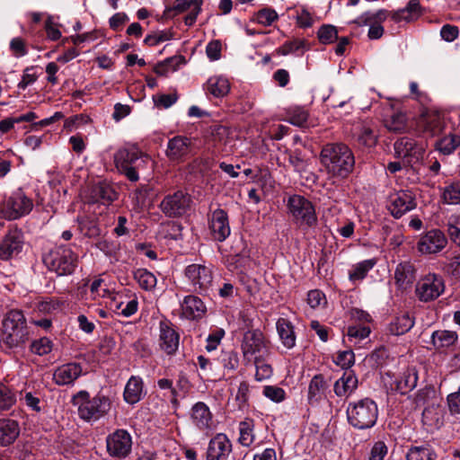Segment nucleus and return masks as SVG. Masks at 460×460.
Here are the masks:
<instances>
[{
	"label": "nucleus",
	"mask_w": 460,
	"mask_h": 460,
	"mask_svg": "<svg viewBox=\"0 0 460 460\" xmlns=\"http://www.w3.org/2000/svg\"><path fill=\"white\" fill-rule=\"evenodd\" d=\"M321 162L332 177L345 179L353 171L355 157L344 144H327L321 151Z\"/></svg>",
	"instance_id": "f257e3e1"
},
{
	"label": "nucleus",
	"mask_w": 460,
	"mask_h": 460,
	"mask_svg": "<svg viewBox=\"0 0 460 460\" xmlns=\"http://www.w3.org/2000/svg\"><path fill=\"white\" fill-rule=\"evenodd\" d=\"M72 402L77 406L79 418L87 422L99 420L110 411L111 407V400L109 396L98 393L91 397L90 394L84 390L75 394Z\"/></svg>",
	"instance_id": "f03ea898"
},
{
	"label": "nucleus",
	"mask_w": 460,
	"mask_h": 460,
	"mask_svg": "<svg viewBox=\"0 0 460 460\" xmlns=\"http://www.w3.org/2000/svg\"><path fill=\"white\" fill-rule=\"evenodd\" d=\"M29 330L21 310L9 311L2 323L0 341L8 349L22 346L29 340Z\"/></svg>",
	"instance_id": "7ed1b4c3"
},
{
	"label": "nucleus",
	"mask_w": 460,
	"mask_h": 460,
	"mask_svg": "<svg viewBox=\"0 0 460 460\" xmlns=\"http://www.w3.org/2000/svg\"><path fill=\"white\" fill-rule=\"evenodd\" d=\"M378 413L376 402L368 397L349 402L346 410L349 424L358 430L373 428L377 421Z\"/></svg>",
	"instance_id": "20e7f679"
},
{
	"label": "nucleus",
	"mask_w": 460,
	"mask_h": 460,
	"mask_svg": "<svg viewBox=\"0 0 460 460\" xmlns=\"http://www.w3.org/2000/svg\"><path fill=\"white\" fill-rule=\"evenodd\" d=\"M149 161L150 157L135 145L120 148L114 155L117 169L130 181H138V171Z\"/></svg>",
	"instance_id": "39448f33"
},
{
	"label": "nucleus",
	"mask_w": 460,
	"mask_h": 460,
	"mask_svg": "<svg viewBox=\"0 0 460 460\" xmlns=\"http://www.w3.org/2000/svg\"><path fill=\"white\" fill-rule=\"evenodd\" d=\"M34 208V202L23 189L18 188L4 195L0 203V216L14 221L28 216Z\"/></svg>",
	"instance_id": "423d86ee"
},
{
	"label": "nucleus",
	"mask_w": 460,
	"mask_h": 460,
	"mask_svg": "<svg viewBox=\"0 0 460 460\" xmlns=\"http://www.w3.org/2000/svg\"><path fill=\"white\" fill-rule=\"evenodd\" d=\"M46 267L58 276L71 275L77 267L78 255L67 245L51 249L43 256Z\"/></svg>",
	"instance_id": "0eeeda50"
},
{
	"label": "nucleus",
	"mask_w": 460,
	"mask_h": 460,
	"mask_svg": "<svg viewBox=\"0 0 460 460\" xmlns=\"http://www.w3.org/2000/svg\"><path fill=\"white\" fill-rule=\"evenodd\" d=\"M287 206L294 223L297 226L303 230L316 226L318 220L315 208L309 199L304 196L295 194L288 198Z\"/></svg>",
	"instance_id": "6e6552de"
},
{
	"label": "nucleus",
	"mask_w": 460,
	"mask_h": 460,
	"mask_svg": "<svg viewBox=\"0 0 460 460\" xmlns=\"http://www.w3.org/2000/svg\"><path fill=\"white\" fill-rule=\"evenodd\" d=\"M445 288L443 277L434 272H429L417 281L415 295L420 302L428 303L438 298L445 292Z\"/></svg>",
	"instance_id": "1a4fd4ad"
},
{
	"label": "nucleus",
	"mask_w": 460,
	"mask_h": 460,
	"mask_svg": "<svg viewBox=\"0 0 460 460\" xmlns=\"http://www.w3.org/2000/svg\"><path fill=\"white\" fill-rule=\"evenodd\" d=\"M426 146L424 140L409 137L398 138L394 145L395 156L402 159L405 164L411 166L422 159Z\"/></svg>",
	"instance_id": "9d476101"
},
{
	"label": "nucleus",
	"mask_w": 460,
	"mask_h": 460,
	"mask_svg": "<svg viewBox=\"0 0 460 460\" xmlns=\"http://www.w3.org/2000/svg\"><path fill=\"white\" fill-rule=\"evenodd\" d=\"M241 350L243 359L252 362L258 357H263L269 352L268 341L260 329L246 331L241 341Z\"/></svg>",
	"instance_id": "9b49d317"
},
{
	"label": "nucleus",
	"mask_w": 460,
	"mask_h": 460,
	"mask_svg": "<svg viewBox=\"0 0 460 460\" xmlns=\"http://www.w3.org/2000/svg\"><path fill=\"white\" fill-rule=\"evenodd\" d=\"M184 276L189 280L191 290L199 294L207 292L212 285V270L203 264L188 265L184 270Z\"/></svg>",
	"instance_id": "f8f14e48"
},
{
	"label": "nucleus",
	"mask_w": 460,
	"mask_h": 460,
	"mask_svg": "<svg viewBox=\"0 0 460 460\" xmlns=\"http://www.w3.org/2000/svg\"><path fill=\"white\" fill-rule=\"evenodd\" d=\"M385 387L392 393L406 394L414 389L418 382V372L415 367H407L399 376L386 373L383 378Z\"/></svg>",
	"instance_id": "ddd939ff"
},
{
	"label": "nucleus",
	"mask_w": 460,
	"mask_h": 460,
	"mask_svg": "<svg viewBox=\"0 0 460 460\" xmlns=\"http://www.w3.org/2000/svg\"><path fill=\"white\" fill-rule=\"evenodd\" d=\"M390 18V11L379 9L377 11H367L360 14L353 22L358 26H369L367 37L370 40L380 39L385 32L382 23Z\"/></svg>",
	"instance_id": "4468645a"
},
{
	"label": "nucleus",
	"mask_w": 460,
	"mask_h": 460,
	"mask_svg": "<svg viewBox=\"0 0 460 460\" xmlns=\"http://www.w3.org/2000/svg\"><path fill=\"white\" fill-rule=\"evenodd\" d=\"M190 202L191 198L188 193L177 190L172 194L166 195L163 199L160 209L169 217H178L189 210Z\"/></svg>",
	"instance_id": "2eb2a0df"
},
{
	"label": "nucleus",
	"mask_w": 460,
	"mask_h": 460,
	"mask_svg": "<svg viewBox=\"0 0 460 460\" xmlns=\"http://www.w3.org/2000/svg\"><path fill=\"white\" fill-rule=\"evenodd\" d=\"M190 420L199 431L207 436L216 428L214 415L210 408L203 402H198L191 406Z\"/></svg>",
	"instance_id": "dca6fc26"
},
{
	"label": "nucleus",
	"mask_w": 460,
	"mask_h": 460,
	"mask_svg": "<svg viewBox=\"0 0 460 460\" xmlns=\"http://www.w3.org/2000/svg\"><path fill=\"white\" fill-rule=\"evenodd\" d=\"M108 454L116 458L127 457L132 448V438L125 429H117L106 438Z\"/></svg>",
	"instance_id": "f3484780"
},
{
	"label": "nucleus",
	"mask_w": 460,
	"mask_h": 460,
	"mask_svg": "<svg viewBox=\"0 0 460 460\" xmlns=\"http://www.w3.org/2000/svg\"><path fill=\"white\" fill-rule=\"evenodd\" d=\"M416 206V199L411 190H402L389 196L388 209L394 218H401Z\"/></svg>",
	"instance_id": "a211bd4d"
},
{
	"label": "nucleus",
	"mask_w": 460,
	"mask_h": 460,
	"mask_svg": "<svg viewBox=\"0 0 460 460\" xmlns=\"http://www.w3.org/2000/svg\"><path fill=\"white\" fill-rule=\"evenodd\" d=\"M180 344V334L167 319L159 323L158 346L168 356L174 355Z\"/></svg>",
	"instance_id": "6ab92c4d"
},
{
	"label": "nucleus",
	"mask_w": 460,
	"mask_h": 460,
	"mask_svg": "<svg viewBox=\"0 0 460 460\" xmlns=\"http://www.w3.org/2000/svg\"><path fill=\"white\" fill-rule=\"evenodd\" d=\"M208 228L212 238L217 242H224L231 233L229 218L226 211L217 208L208 216Z\"/></svg>",
	"instance_id": "aec40b11"
},
{
	"label": "nucleus",
	"mask_w": 460,
	"mask_h": 460,
	"mask_svg": "<svg viewBox=\"0 0 460 460\" xmlns=\"http://www.w3.org/2000/svg\"><path fill=\"white\" fill-rule=\"evenodd\" d=\"M22 232L17 228L11 229L0 243V259L8 261L16 257L23 247Z\"/></svg>",
	"instance_id": "412c9836"
},
{
	"label": "nucleus",
	"mask_w": 460,
	"mask_h": 460,
	"mask_svg": "<svg viewBox=\"0 0 460 460\" xmlns=\"http://www.w3.org/2000/svg\"><path fill=\"white\" fill-rule=\"evenodd\" d=\"M447 244L445 234L439 229H432L420 237L417 247L422 254H433L441 252Z\"/></svg>",
	"instance_id": "4be33fe9"
},
{
	"label": "nucleus",
	"mask_w": 460,
	"mask_h": 460,
	"mask_svg": "<svg viewBox=\"0 0 460 460\" xmlns=\"http://www.w3.org/2000/svg\"><path fill=\"white\" fill-rule=\"evenodd\" d=\"M232 452V443L224 433L214 436L208 447L207 460H226Z\"/></svg>",
	"instance_id": "5701e85b"
},
{
	"label": "nucleus",
	"mask_w": 460,
	"mask_h": 460,
	"mask_svg": "<svg viewBox=\"0 0 460 460\" xmlns=\"http://www.w3.org/2000/svg\"><path fill=\"white\" fill-rule=\"evenodd\" d=\"M417 128L426 137L440 134L444 128V120L438 112L423 113L417 121Z\"/></svg>",
	"instance_id": "b1692460"
},
{
	"label": "nucleus",
	"mask_w": 460,
	"mask_h": 460,
	"mask_svg": "<svg viewBox=\"0 0 460 460\" xmlns=\"http://www.w3.org/2000/svg\"><path fill=\"white\" fill-rule=\"evenodd\" d=\"M83 368L79 363L70 362L58 367L53 373V380L58 385H73L82 375Z\"/></svg>",
	"instance_id": "393cba45"
},
{
	"label": "nucleus",
	"mask_w": 460,
	"mask_h": 460,
	"mask_svg": "<svg viewBox=\"0 0 460 460\" xmlns=\"http://www.w3.org/2000/svg\"><path fill=\"white\" fill-rule=\"evenodd\" d=\"M117 192L108 183H99L92 187L87 202L92 205H102L105 208L117 199Z\"/></svg>",
	"instance_id": "a878e982"
},
{
	"label": "nucleus",
	"mask_w": 460,
	"mask_h": 460,
	"mask_svg": "<svg viewBox=\"0 0 460 460\" xmlns=\"http://www.w3.org/2000/svg\"><path fill=\"white\" fill-rule=\"evenodd\" d=\"M190 152V138L183 136H176L168 141L166 155L171 161L182 162Z\"/></svg>",
	"instance_id": "bb28decb"
},
{
	"label": "nucleus",
	"mask_w": 460,
	"mask_h": 460,
	"mask_svg": "<svg viewBox=\"0 0 460 460\" xmlns=\"http://www.w3.org/2000/svg\"><path fill=\"white\" fill-rule=\"evenodd\" d=\"M424 9L420 0H409L406 6L396 11H390V18L393 22H411L418 20L423 14Z\"/></svg>",
	"instance_id": "cd10ccee"
},
{
	"label": "nucleus",
	"mask_w": 460,
	"mask_h": 460,
	"mask_svg": "<svg viewBox=\"0 0 460 460\" xmlns=\"http://www.w3.org/2000/svg\"><path fill=\"white\" fill-rule=\"evenodd\" d=\"M181 312L183 316L189 320L199 319L204 315L206 306L199 297L189 295L181 303Z\"/></svg>",
	"instance_id": "c85d7f7f"
},
{
	"label": "nucleus",
	"mask_w": 460,
	"mask_h": 460,
	"mask_svg": "<svg viewBox=\"0 0 460 460\" xmlns=\"http://www.w3.org/2000/svg\"><path fill=\"white\" fill-rule=\"evenodd\" d=\"M202 0H176L173 10L178 13L188 12L184 18L187 26H192L201 11Z\"/></svg>",
	"instance_id": "c756f323"
},
{
	"label": "nucleus",
	"mask_w": 460,
	"mask_h": 460,
	"mask_svg": "<svg viewBox=\"0 0 460 460\" xmlns=\"http://www.w3.org/2000/svg\"><path fill=\"white\" fill-rule=\"evenodd\" d=\"M358 377L352 371H345L333 385L334 394L339 396H349L358 388Z\"/></svg>",
	"instance_id": "7c9ffc66"
},
{
	"label": "nucleus",
	"mask_w": 460,
	"mask_h": 460,
	"mask_svg": "<svg viewBox=\"0 0 460 460\" xmlns=\"http://www.w3.org/2000/svg\"><path fill=\"white\" fill-rule=\"evenodd\" d=\"M20 434L18 422L11 419L0 420V446L7 447L12 445Z\"/></svg>",
	"instance_id": "2f4dec72"
},
{
	"label": "nucleus",
	"mask_w": 460,
	"mask_h": 460,
	"mask_svg": "<svg viewBox=\"0 0 460 460\" xmlns=\"http://www.w3.org/2000/svg\"><path fill=\"white\" fill-rule=\"evenodd\" d=\"M276 329L282 345L287 349L296 346V336L292 323L286 318H279L276 323Z\"/></svg>",
	"instance_id": "473e14b6"
},
{
	"label": "nucleus",
	"mask_w": 460,
	"mask_h": 460,
	"mask_svg": "<svg viewBox=\"0 0 460 460\" xmlns=\"http://www.w3.org/2000/svg\"><path fill=\"white\" fill-rule=\"evenodd\" d=\"M144 383L141 377L132 376L127 382L123 398L126 402L135 404L138 402L143 395Z\"/></svg>",
	"instance_id": "72a5a7b5"
},
{
	"label": "nucleus",
	"mask_w": 460,
	"mask_h": 460,
	"mask_svg": "<svg viewBox=\"0 0 460 460\" xmlns=\"http://www.w3.org/2000/svg\"><path fill=\"white\" fill-rule=\"evenodd\" d=\"M328 384L323 376L319 374L315 375L310 381L308 385L307 400L309 404L314 405L318 403L323 397Z\"/></svg>",
	"instance_id": "f704fd0d"
},
{
	"label": "nucleus",
	"mask_w": 460,
	"mask_h": 460,
	"mask_svg": "<svg viewBox=\"0 0 460 460\" xmlns=\"http://www.w3.org/2000/svg\"><path fill=\"white\" fill-rule=\"evenodd\" d=\"M206 91L216 98H223L230 91V83L221 75L211 76L206 84Z\"/></svg>",
	"instance_id": "c9c22d12"
},
{
	"label": "nucleus",
	"mask_w": 460,
	"mask_h": 460,
	"mask_svg": "<svg viewBox=\"0 0 460 460\" xmlns=\"http://www.w3.org/2000/svg\"><path fill=\"white\" fill-rule=\"evenodd\" d=\"M384 126L393 133H402L408 128V118L402 111H393L384 119Z\"/></svg>",
	"instance_id": "e433bc0d"
},
{
	"label": "nucleus",
	"mask_w": 460,
	"mask_h": 460,
	"mask_svg": "<svg viewBox=\"0 0 460 460\" xmlns=\"http://www.w3.org/2000/svg\"><path fill=\"white\" fill-rule=\"evenodd\" d=\"M416 270L410 261L401 262L394 270V279L398 286L405 288L415 279Z\"/></svg>",
	"instance_id": "4c0bfd02"
},
{
	"label": "nucleus",
	"mask_w": 460,
	"mask_h": 460,
	"mask_svg": "<svg viewBox=\"0 0 460 460\" xmlns=\"http://www.w3.org/2000/svg\"><path fill=\"white\" fill-rule=\"evenodd\" d=\"M255 423L252 418H245L240 421L238 426L239 438L238 442L243 447H249L255 440L254 433Z\"/></svg>",
	"instance_id": "58836bf2"
},
{
	"label": "nucleus",
	"mask_w": 460,
	"mask_h": 460,
	"mask_svg": "<svg viewBox=\"0 0 460 460\" xmlns=\"http://www.w3.org/2000/svg\"><path fill=\"white\" fill-rule=\"evenodd\" d=\"M437 454L429 444L411 446L406 453V460H436Z\"/></svg>",
	"instance_id": "ea45409f"
},
{
	"label": "nucleus",
	"mask_w": 460,
	"mask_h": 460,
	"mask_svg": "<svg viewBox=\"0 0 460 460\" xmlns=\"http://www.w3.org/2000/svg\"><path fill=\"white\" fill-rule=\"evenodd\" d=\"M377 261L376 258H371L353 265L352 269L349 271V280L357 281L364 279L367 273L376 265Z\"/></svg>",
	"instance_id": "a19ab883"
},
{
	"label": "nucleus",
	"mask_w": 460,
	"mask_h": 460,
	"mask_svg": "<svg viewBox=\"0 0 460 460\" xmlns=\"http://www.w3.org/2000/svg\"><path fill=\"white\" fill-rule=\"evenodd\" d=\"M440 191L443 203L460 205V181L446 182Z\"/></svg>",
	"instance_id": "79ce46f5"
},
{
	"label": "nucleus",
	"mask_w": 460,
	"mask_h": 460,
	"mask_svg": "<svg viewBox=\"0 0 460 460\" xmlns=\"http://www.w3.org/2000/svg\"><path fill=\"white\" fill-rule=\"evenodd\" d=\"M414 325V320L409 314H403L394 319L389 325V331L394 335H402Z\"/></svg>",
	"instance_id": "37998d69"
},
{
	"label": "nucleus",
	"mask_w": 460,
	"mask_h": 460,
	"mask_svg": "<svg viewBox=\"0 0 460 460\" xmlns=\"http://www.w3.org/2000/svg\"><path fill=\"white\" fill-rule=\"evenodd\" d=\"M457 334L451 331H437L432 334V343L437 349H445L456 343Z\"/></svg>",
	"instance_id": "c03bdc74"
},
{
	"label": "nucleus",
	"mask_w": 460,
	"mask_h": 460,
	"mask_svg": "<svg viewBox=\"0 0 460 460\" xmlns=\"http://www.w3.org/2000/svg\"><path fill=\"white\" fill-rule=\"evenodd\" d=\"M134 279L140 288L146 291L153 290L157 283L156 277L146 269H137L133 272Z\"/></svg>",
	"instance_id": "a18cd8bd"
},
{
	"label": "nucleus",
	"mask_w": 460,
	"mask_h": 460,
	"mask_svg": "<svg viewBox=\"0 0 460 460\" xmlns=\"http://www.w3.org/2000/svg\"><path fill=\"white\" fill-rule=\"evenodd\" d=\"M159 234L169 240H180L182 238V226L175 221H166L160 225Z\"/></svg>",
	"instance_id": "49530a36"
},
{
	"label": "nucleus",
	"mask_w": 460,
	"mask_h": 460,
	"mask_svg": "<svg viewBox=\"0 0 460 460\" xmlns=\"http://www.w3.org/2000/svg\"><path fill=\"white\" fill-rule=\"evenodd\" d=\"M460 146V136L456 133H448L440 138L437 144V149L443 155L452 154Z\"/></svg>",
	"instance_id": "de8ad7c7"
},
{
	"label": "nucleus",
	"mask_w": 460,
	"mask_h": 460,
	"mask_svg": "<svg viewBox=\"0 0 460 460\" xmlns=\"http://www.w3.org/2000/svg\"><path fill=\"white\" fill-rule=\"evenodd\" d=\"M308 49V44L305 40L295 39L284 42L280 47L276 49L275 51L278 55L287 56L297 51H301V54H303L304 51Z\"/></svg>",
	"instance_id": "09e8293b"
},
{
	"label": "nucleus",
	"mask_w": 460,
	"mask_h": 460,
	"mask_svg": "<svg viewBox=\"0 0 460 460\" xmlns=\"http://www.w3.org/2000/svg\"><path fill=\"white\" fill-rule=\"evenodd\" d=\"M15 402V394L9 386L0 382V411L11 409Z\"/></svg>",
	"instance_id": "8fccbe9b"
},
{
	"label": "nucleus",
	"mask_w": 460,
	"mask_h": 460,
	"mask_svg": "<svg viewBox=\"0 0 460 460\" xmlns=\"http://www.w3.org/2000/svg\"><path fill=\"white\" fill-rule=\"evenodd\" d=\"M252 362H253L256 368L255 379L257 381L261 382L269 379L272 376V367L270 364L265 362L263 357L255 358Z\"/></svg>",
	"instance_id": "3c124183"
},
{
	"label": "nucleus",
	"mask_w": 460,
	"mask_h": 460,
	"mask_svg": "<svg viewBox=\"0 0 460 460\" xmlns=\"http://www.w3.org/2000/svg\"><path fill=\"white\" fill-rule=\"evenodd\" d=\"M288 122L297 127H304L308 119V111L303 107H294L288 110Z\"/></svg>",
	"instance_id": "603ef678"
},
{
	"label": "nucleus",
	"mask_w": 460,
	"mask_h": 460,
	"mask_svg": "<svg viewBox=\"0 0 460 460\" xmlns=\"http://www.w3.org/2000/svg\"><path fill=\"white\" fill-rule=\"evenodd\" d=\"M63 301L57 297H48L37 305V310L42 314H53L61 309Z\"/></svg>",
	"instance_id": "864d4df0"
},
{
	"label": "nucleus",
	"mask_w": 460,
	"mask_h": 460,
	"mask_svg": "<svg viewBox=\"0 0 460 460\" xmlns=\"http://www.w3.org/2000/svg\"><path fill=\"white\" fill-rule=\"evenodd\" d=\"M262 394L275 403L282 402L287 397L285 390L278 385L263 386Z\"/></svg>",
	"instance_id": "5fc2aeb1"
},
{
	"label": "nucleus",
	"mask_w": 460,
	"mask_h": 460,
	"mask_svg": "<svg viewBox=\"0 0 460 460\" xmlns=\"http://www.w3.org/2000/svg\"><path fill=\"white\" fill-rule=\"evenodd\" d=\"M279 15L272 8H263L254 14V21L263 26H270L277 21Z\"/></svg>",
	"instance_id": "6e6d98bb"
},
{
	"label": "nucleus",
	"mask_w": 460,
	"mask_h": 460,
	"mask_svg": "<svg viewBox=\"0 0 460 460\" xmlns=\"http://www.w3.org/2000/svg\"><path fill=\"white\" fill-rule=\"evenodd\" d=\"M318 40L323 44H331L338 39V31L333 25H322L317 32Z\"/></svg>",
	"instance_id": "4d7b16f0"
},
{
	"label": "nucleus",
	"mask_w": 460,
	"mask_h": 460,
	"mask_svg": "<svg viewBox=\"0 0 460 460\" xmlns=\"http://www.w3.org/2000/svg\"><path fill=\"white\" fill-rule=\"evenodd\" d=\"M358 140L359 144L367 147H372L376 144L377 136L371 128H369L367 125H363L360 128V131L358 136Z\"/></svg>",
	"instance_id": "13d9d810"
},
{
	"label": "nucleus",
	"mask_w": 460,
	"mask_h": 460,
	"mask_svg": "<svg viewBox=\"0 0 460 460\" xmlns=\"http://www.w3.org/2000/svg\"><path fill=\"white\" fill-rule=\"evenodd\" d=\"M371 332L370 327L360 323L350 325L348 327L347 335L349 340H364L369 336Z\"/></svg>",
	"instance_id": "bf43d9fd"
},
{
	"label": "nucleus",
	"mask_w": 460,
	"mask_h": 460,
	"mask_svg": "<svg viewBox=\"0 0 460 460\" xmlns=\"http://www.w3.org/2000/svg\"><path fill=\"white\" fill-rule=\"evenodd\" d=\"M333 361L341 368L348 369L355 362V354L351 349L339 351Z\"/></svg>",
	"instance_id": "052dcab7"
},
{
	"label": "nucleus",
	"mask_w": 460,
	"mask_h": 460,
	"mask_svg": "<svg viewBox=\"0 0 460 460\" xmlns=\"http://www.w3.org/2000/svg\"><path fill=\"white\" fill-rule=\"evenodd\" d=\"M39 78L34 66L26 67L23 70L22 79L18 83L17 87L21 90H25L30 85H32Z\"/></svg>",
	"instance_id": "680f3d73"
},
{
	"label": "nucleus",
	"mask_w": 460,
	"mask_h": 460,
	"mask_svg": "<svg viewBox=\"0 0 460 460\" xmlns=\"http://www.w3.org/2000/svg\"><path fill=\"white\" fill-rule=\"evenodd\" d=\"M31 349L33 353L43 356L51 351L52 342L49 338H40L31 343Z\"/></svg>",
	"instance_id": "e2e57ef3"
},
{
	"label": "nucleus",
	"mask_w": 460,
	"mask_h": 460,
	"mask_svg": "<svg viewBox=\"0 0 460 460\" xmlns=\"http://www.w3.org/2000/svg\"><path fill=\"white\" fill-rule=\"evenodd\" d=\"M13 154L7 150L0 152V179L5 177L12 170Z\"/></svg>",
	"instance_id": "0e129e2a"
},
{
	"label": "nucleus",
	"mask_w": 460,
	"mask_h": 460,
	"mask_svg": "<svg viewBox=\"0 0 460 460\" xmlns=\"http://www.w3.org/2000/svg\"><path fill=\"white\" fill-rule=\"evenodd\" d=\"M155 105L158 108L168 109L178 100V94L174 92L168 94H158L153 97Z\"/></svg>",
	"instance_id": "69168bd1"
},
{
	"label": "nucleus",
	"mask_w": 460,
	"mask_h": 460,
	"mask_svg": "<svg viewBox=\"0 0 460 460\" xmlns=\"http://www.w3.org/2000/svg\"><path fill=\"white\" fill-rule=\"evenodd\" d=\"M221 362L225 368L234 370L238 367L239 358L234 350L224 351L221 355Z\"/></svg>",
	"instance_id": "338daca9"
},
{
	"label": "nucleus",
	"mask_w": 460,
	"mask_h": 460,
	"mask_svg": "<svg viewBox=\"0 0 460 460\" xmlns=\"http://www.w3.org/2000/svg\"><path fill=\"white\" fill-rule=\"evenodd\" d=\"M444 270L454 279H460V254L454 256L445 265Z\"/></svg>",
	"instance_id": "774afa93"
}]
</instances>
